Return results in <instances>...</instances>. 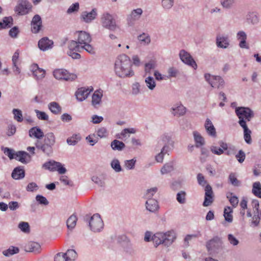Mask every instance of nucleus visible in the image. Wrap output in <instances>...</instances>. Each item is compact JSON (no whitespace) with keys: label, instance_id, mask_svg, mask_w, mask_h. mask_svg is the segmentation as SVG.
<instances>
[{"label":"nucleus","instance_id":"nucleus-1","mask_svg":"<svg viewBox=\"0 0 261 261\" xmlns=\"http://www.w3.org/2000/svg\"><path fill=\"white\" fill-rule=\"evenodd\" d=\"M132 65L131 60L128 56L124 54L119 56L115 63L116 74L121 78L133 76L134 72L132 69Z\"/></svg>","mask_w":261,"mask_h":261},{"label":"nucleus","instance_id":"nucleus-2","mask_svg":"<svg viewBox=\"0 0 261 261\" xmlns=\"http://www.w3.org/2000/svg\"><path fill=\"white\" fill-rule=\"evenodd\" d=\"M77 37V41L82 46V49H85L90 54L93 55L95 53L94 47L90 44L92 41L90 35L83 31H77L74 34Z\"/></svg>","mask_w":261,"mask_h":261},{"label":"nucleus","instance_id":"nucleus-3","mask_svg":"<svg viewBox=\"0 0 261 261\" xmlns=\"http://www.w3.org/2000/svg\"><path fill=\"white\" fill-rule=\"evenodd\" d=\"M174 142L169 137L164 136L161 141L158 143V147H160L163 145L161 151L155 156V160L158 163L163 162L164 155L170 151L171 148H173Z\"/></svg>","mask_w":261,"mask_h":261},{"label":"nucleus","instance_id":"nucleus-4","mask_svg":"<svg viewBox=\"0 0 261 261\" xmlns=\"http://www.w3.org/2000/svg\"><path fill=\"white\" fill-rule=\"evenodd\" d=\"M154 238L156 246L163 244L166 247H169L175 241L176 235L175 231L171 230L165 232H156Z\"/></svg>","mask_w":261,"mask_h":261},{"label":"nucleus","instance_id":"nucleus-5","mask_svg":"<svg viewBox=\"0 0 261 261\" xmlns=\"http://www.w3.org/2000/svg\"><path fill=\"white\" fill-rule=\"evenodd\" d=\"M222 244L221 238L215 237L206 243V247L210 254L218 253L222 250Z\"/></svg>","mask_w":261,"mask_h":261},{"label":"nucleus","instance_id":"nucleus-6","mask_svg":"<svg viewBox=\"0 0 261 261\" xmlns=\"http://www.w3.org/2000/svg\"><path fill=\"white\" fill-rule=\"evenodd\" d=\"M102 26L110 31H114L117 28L116 22L113 15L108 12L102 14L101 17Z\"/></svg>","mask_w":261,"mask_h":261},{"label":"nucleus","instance_id":"nucleus-7","mask_svg":"<svg viewBox=\"0 0 261 261\" xmlns=\"http://www.w3.org/2000/svg\"><path fill=\"white\" fill-rule=\"evenodd\" d=\"M32 5L28 0H18L14 10L18 15H25L32 11Z\"/></svg>","mask_w":261,"mask_h":261},{"label":"nucleus","instance_id":"nucleus-8","mask_svg":"<svg viewBox=\"0 0 261 261\" xmlns=\"http://www.w3.org/2000/svg\"><path fill=\"white\" fill-rule=\"evenodd\" d=\"M204 77L205 80L213 88H222L224 86L225 82L220 76L214 75L207 73L204 74Z\"/></svg>","mask_w":261,"mask_h":261},{"label":"nucleus","instance_id":"nucleus-9","mask_svg":"<svg viewBox=\"0 0 261 261\" xmlns=\"http://www.w3.org/2000/svg\"><path fill=\"white\" fill-rule=\"evenodd\" d=\"M53 75L57 80H64L66 81H73L77 78L76 74L70 73L64 69L55 70L53 72Z\"/></svg>","mask_w":261,"mask_h":261},{"label":"nucleus","instance_id":"nucleus-10","mask_svg":"<svg viewBox=\"0 0 261 261\" xmlns=\"http://www.w3.org/2000/svg\"><path fill=\"white\" fill-rule=\"evenodd\" d=\"M235 112L239 118V122L241 120H245L244 118L249 121L254 117L253 111L248 107H237L236 108Z\"/></svg>","mask_w":261,"mask_h":261},{"label":"nucleus","instance_id":"nucleus-11","mask_svg":"<svg viewBox=\"0 0 261 261\" xmlns=\"http://www.w3.org/2000/svg\"><path fill=\"white\" fill-rule=\"evenodd\" d=\"M91 229L94 232L100 231L103 228V223L98 214L93 215L89 222Z\"/></svg>","mask_w":261,"mask_h":261},{"label":"nucleus","instance_id":"nucleus-12","mask_svg":"<svg viewBox=\"0 0 261 261\" xmlns=\"http://www.w3.org/2000/svg\"><path fill=\"white\" fill-rule=\"evenodd\" d=\"M43 167L51 171H57L59 173L63 174L66 173V169L60 162L50 161L45 162L43 165Z\"/></svg>","mask_w":261,"mask_h":261},{"label":"nucleus","instance_id":"nucleus-13","mask_svg":"<svg viewBox=\"0 0 261 261\" xmlns=\"http://www.w3.org/2000/svg\"><path fill=\"white\" fill-rule=\"evenodd\" d=\"M179 56L181 61L185 64L192 67L194 69L197 68V65L191 55L187 51L182 49L179 51Z\"/></svg>","mask_w":261,"mask_h":261},{"label":"nucleus","instance_id":"nucleus-14","mask_svg":"<svg viewBox=\"0 0 261 261\" xmlns=\"http://www.w3.org/2000/svg\"><path fill=\"white\" fill-rule=\"evenodd\" d=\"M97 10L93 8L90 12L83 11L81 15V19L85 23H89L96 19Z\"/></svg>","mask_w":261,"mask_h":261},{"label":"nucleus","instance_id":"nucleus-15","mask_svg":"<svg viewBox=\"0 0 261 261\" xmlns=\"http://www.w3.org/2000/svg\"><path fill=\"white\" fill-rule=\"evenodd\" d=\"M170 111L174 116L179 117L186 113L187 109L181 103H177L171 108Z\"/></svg>","mask_w":261,"mask_h":261},{"label":"nucleus","instance_id":"nucleus-16","mask_svg":"<svg viewBox=\"0 0 261 261\" xmlns=\"http://www.w3.org/2000/svg\"><path fill=\"white\" fill-rule=\"evenodd\" d=\"M204 200L203 203L204 206L210 205L214 201V194L212 188L210 185H207L205 187Z\"/></svg>","mask_w":261,"mask_h":261},{"label":"nucleus","instance_id":"nucleus-17","mask_svg":"<svg viewBox=\"0 0 261 261\" xmlns=\"http://www.w3.org/2000/svg\"><path fill=\"white\" fill-rule=\"evenodd\" d=\"M216 44L218 47L223 49L227 48L230 45V40L227 35H218L216 37Z\"/></svg>","mask_w":261,"mask_h":261},{"label":"nucleus","instance_id":"nucleus-18","mask_svg":"<svg viewBox=\"0 0 261 261\" xmlns=\"http://www.w3.org/2000/svg\"><path fill=\"white\" fill-rule=\"evenodd\" d=\"M35 146L37 149L41 150L47 156H50L53 152V146L42 143L38 140L36 142Z\"/></svg>","mask_w":261,"mask_h":261},{"label":"nucleus","instance_id":"nucleus-19","mask_svg":"<svg viewBox=\"0 0 261 261\" xmlns=\"http://www.w3.org/2000/svg\"><path fill=\"white\" fill-rule=\"evenodd\" d=\"M92 90V89H89L85 87L79 88L75 92L77 100L79 101H84L88 97Z\"/></svg>","mask_w":261,"mask_h":261},{"label":"nucleus","instance_id":"nucleus-20","mask_svg":"<svg viewBox=\"0 0 261 261\" xmlns=\"http://www.w3.org/2000/svg\"><path fill=\"white\" fill-rule=\"evenodd\" d=\"M54 42L47 37L41 38L38 43V47L42 51H46L53 47Z\"/></svg>","mask_w":261,"mask_h":261},{"label":"nucleus","instance_id":"nucleus-21","mask_svg":"<svg viewBox=\"0 0 261 261\" xmlns=\"http://www.w3.org/2000/svg\"><path fill=\"white\" fill-rule=\"evenodd\" d=\"M32 31L34 33H38L42 27V20L41 17L38 15H35L31 22Z\"/></svg>","mask_w":261,"mask_h":261},{"label":"nucleus","instance_id":"nucleus-22","mask_svg":"<svg viewBox=\"0 0 261 261\" xmlns=\"http://www.w3.org/2000/svg\"><path fill=\"white\" fill-rule=\"evenodd\" d=\"M15 159L23 164H27L31 161V156L25 151H19L15 153Z\"/></svg>","mask_w":261,"mask_h":261},{"label":"nucleus","instance_id":"nucleus-23","mask_svg":"<svg viewBox=\"0 0 261 261\" xmlns=\"http://www.w3.org/2000/svg\"><path fill=\"white\" fill-rule=\"evenodd\" d=\"M237 40L239 41V46L241 48L248 49L249 46L247 45L246 40L247 36L246 33L243 31H240L237 33L236 36Z\"/></svg>","mask_w":261,"mask_h":261},{"label":"nucleus","instance_id":"nucleus-24","mask_svg":"<svg viewBox=\"0 0 261 261\" xmlns=\"http://www.w3.org/2000/svg\"><path fill=\"white\" fill-rule=\"evenodd\" d=\"M121 238L123 241H126L123 247L124 251L130 255L135 254L136 250L133 244L131 243L130 240L125 236H122Z\"/></svg>","mask_w":261,"mask_h":261},{"label":"nucleus","instance_id":"nucleus-25","mask_svg":"<svg viewBox=\"0 0 261 261\" xmlns=\"http://www.w3.org/2000/svg\"><path fill=\"white\" fill-rule=\"evenodd\" d=\"M239 124L242 126L244 129V138L246 142L248 144H250L252 143V139L251 137V130L248 128L245 120H241L239 122Z\"/></svg>","mask_w":261,"mask_h":261},{"label":"nucleus","instance_id":"nucleus-26","mask_svg":"<svg viewBox=\"0 0 261 261\" xmlns=\"http://www.w3.org/2000/svg\"><path fill=\"white\" fill-rule=\"evenodd\" d=\"M31 70L33 76L38 80H42L45 77V71L39 68L37 64H34L31 66Z\"/></svg>","mask_w":261,"mask_h":261},{"label":"nucleus","instance_id":"nucleus-27","mask_svg":"<svg viewBox=\"0 0 261 261\" xmlns=\"http://www.w3.org/2000/svg\"><path fill=\"white\" fill-rule=\"evenodd\" d=\"M142 13L143 10L141 8L133 10L127 17L128 23L130 24L133 23L134 21L138 20L142 14Z\"/></svg>","mask_w":261,"mask_h":261},{"label":"nucleus","instance_id":"nucleus-28","mask_svg":"<svg viewBox=\"0 0 261 261\" xmlns=\"http://www.w3.org/2000/svg\"><path fill=\"white\" fill-rule=\"evenodd\" d=\"M146 208L151 213H155L159 208L158 202L155 199H147L145 202Z\"/></svg>","mask_w":261,"mask_h":261},{"label":"nucleus","instance_id":"nucleus-29","mask_svg":"<svg viewBox=\"0 0 261 261\" xmlns=\"http://www.w3.org/2000/svg\"><path fill=\"white\" fill-rule=\"evenodd\" d=\"M25 250L27 252L38 253L41 251V246L37 242H30L25 246Z\"/></svg>","mask_w":261,"mask_h":261},{"label":"nucleus","instance_id":"nucleus-30","mask_svg":"<svg viewBox=\"0 0 261 261\" xmlns=\"http://www.w3.org/2000/svg\"><path fill=\"white\" fill-rule=\"evenodd\" d=\"M29 135L31 138H35L39 140L43 138L44 133L39 127L35 126L30 129Z\"/></svg>","mask_w":261,"mask_h":261},{"label":"nucleus","instance_id":"nucleus-31","mask_svg":"<svg viewBox=\"0 0 261 261\" xmlns=\"http://www.w3.org/2000/svg\"><path fill=\"white\" fill-rule=\"evenodd\" d=\"M204 127L206 129V133L207 134L214 138H215L216 137V129L211 121V120L207 118L206 119L205 124H204Z\"/></svg>","mask_w":261,"mask_h":261},{"label":"nucleus","instance_id":"nucleus-32","mask_svg":"<svg viewBox=\"0 0 261 261\" xmlns=\"http://www.w3.org/2000/svg\"><path fill=\"white\" fill-rule=\"evenodd\" d=\"M247 22L252 25L257 24L259 22V17L256 12H249L246 16Z\"/></svg>","mask_w":261,"mask_h":261},{"label":"nucleus","instance_id":"nucleus-33","mask_svg":"<svg viewBox=\"0 0 261 261\" xmlns=\"http://www.w3.org/2000/svg\"><path fill=\"white\" fill-rule=\"evenodd\" d=\"M193 137L196 147L201 148L205 145L204 139L198 132L195 131L193 132Z\"/></svg>","mask_w":261,"mask_h":261},{"label":"nucleus","instance_id":"nucleus-34","mask_svg":"<svg viewBox=\"0 0 261 261\" xmlns=\"http://www.w3.org/2000/svg\"><path fill=\"white\" fill-rule=\"evenodd\" d=\"M175 161H172L166 163L161 169V173L162 175L168 174L174 170Z\"/></svg>","mask_w":261,"mask_h":261},{"label":"nucleus","instance_id":"nucleus-35","mask_svg":"<svg viewBox=\"0 0 261 261\" xmlns=\"http://www.w3.org/2000/svg\"><path fill=\"white\" fill-rule=\"evenodd\" d=\"M48 109L55 115L60 114L62 111V108L58 103L55 101L51 102L48 105Z\"/></svg>","mask_w":261,"mask_h":261},{"label":"nucleus","instance_id":"nucleus-36","mask_svg":"<svg viewBox=\"0 0 261 261\" xmlns=\"http://www.w3.org/2000/svg\"><path fill=\"white\" fill-rule=\"evenodd\" d=\"M102 97V93L99 90L95 91L93 93L92 97V105L94 107H96L97 105L100 104L101 101V98Z\"/></svg>","mask_w":261,"mask_h":261},{"label":"nucleus","instance_id":"nucleus-37","mask_svg":"<svg viewBox=\"0 0 261 261\" xmlns=\"http://www.w3.org/2000/svg\"><path fill=\"white\" fill-rule=\"evenodd\" d=\"M11 175L12 178L15 179H20L24 177L25 172L23 169L20 167H16L12 171Z\"/></svg>","mask_w":261,"mask_h":261},{"label":"nucleus","instance_id":"nucleus-38","mask_svg":"<svg viewBox=\"0 0 261 261\" xmlns=\"http://www.w3.org/2000/svg\"><path fill=\"white\" fill-rule=\"evenodd\" d=\"M136 130L134 128H127L123 129L119 134H117L116 137L117 138L122 139L129 137V134H135Z\"/></svg>","mask_w":261,"mask_h":261},{"label":"nucleus","instance_id":"nucleus-39","mask_svg":"<svg viewBox=\"0 0 261 261\" xmlns=\"http://www.w3.org/2000/svg\"><path fill=\"white\" fill-rule=\"evenodd\" d=\"M56 142V137L54 133L50 132L47 133L45 136L43 143L53 146Z\"/></svg>","mask_w":261,"mask_h":261},{"label":"nucleus","instance_id":"nucleus-40","mask_svg":"<svg viewBox=\"0 0 261 261\" xmlns=\"http://www.w3.org/2000/svg\"><path fill=\"white\" fill-rule=\"evenodd\" d=\"M13 24V18L12 17H5L3 21L0 22V30L10 28Z\"/></svg>","mask_w":261,"mask_h":261},{"label":"nucleus","instance_id":"nucleus-41","mask_svg":"<svg viewBox=\"0 0 261 261\" xmlns=\"http://www.w3.org/2000/svg\"><path fill=\"white\" fill-rule=\"evenodd\" d=\"M111 146L114 150L121 151L125 147V144L118 140H114L111 142Z\"/></svg>","mask_w":261,"mask_h":261},{"label":"nucleus","instance_id":"nucleus-42","mask_svg":"<svg viewBox=\"0 0 261 261\" xmlns=\"http://www.w3.org/2000/svg\"><path fill=\"white\" fill-rule=\"evenodd\" d=\"M77 218L75 215H71L66 221L67 227L69 229H72L76 225Z\"/></svg>","mask_w":261,"mask_h":261},{"label":"nucleus","instance_id":"nucleus-43","mask_svg":"<svg viewBox=\"0 0 261 261\" xmlns=\"http://www.w3.org/2000/svg\"><path fill=\"white\" fill-rule=\"evenodd\" d=\"M19 249L17 247L10 246L8 249L3 251V254L7 257H9L19 252Z\"/></svg>","mask_w":261,"mask_h":261},{"label":"nucleus","instance_id":"nucleus-44","mask_svg":"<svg viewBox=\"0 0 261 261\" xmlns=\"http://www.w3.org/2000/svg\"><path fill=\"white\" fill-rule=\"evenodd\" d=\"M145 83L147 88L151 91L153 90L156 87V83L152 76H149L145 78Z\"/></svg>","mask_w":261,"mask_h":261},{"label":"nucleus","instance_id":"nucleus-45","mask_svg":"<svg viewBox=\"0 0 261 261\" xmlns=\"http://www.w3.org/2000/svg\"><path fill=\"white\" fill-rule=\"evenodd\" d=\"M69 50H75V51H80L82 49V46L79 43L78 41L71 40L68 44Z\"/></svg>","mask_w":261,"mask_h":261},{"label":"nucleus","instance_id":"nucleus-46","mask_svg":"<svg viewBox=\"0 0 261 261\" xmlns=\"http://www.w3.org/2000/svg\"><path fill=\"white\" fill-rule=\"evenodd\" d=\"M64 253L65 254L67 261L74 260L77 257V253L73 249H68L66 253Z\"/></svg>","mask_w":261,"mask_h":261},{"label":"nucleus","instance_id":"nucleus-47","mask_svg":"<svg viewBox=\"0 0 261 261\" xmlns=\"http://www.w3.org/2000/svg\"><path fill=\"white\" fill-rule=\"evenodd\" d=\"M156 236V233L153 234L152 232L149 231H147L145 232L144 234V240L145 242H149L152 241L154 246L155 247H157L156 243L155 241L154 237Z\"/></svg>","mask_w":261,"mask_h":261},{"label":"nucleus","instance_id":"nucleus-48","mask_svg":"<svg viewBox=\"0 0 261 261\" xmlns=\"http://www.w3.org/2000/svg\"><path fill=\"white\" fill-rule=\"evenodd\" d=\"M252 192L255 196L261 198V185L259 182L253 183Z\"/></svg>","mask_w":261,"mask_h":261},{"label":"nucleus","instance_id":"nucleus-49","mask_svg":"<svg viewBox=\"0 0 261 261\" xmlns=\"http://www.w3.org/2000/svg\"><path fill=\"white\" fill-rule=\"evenodd\" d=\"M232 210L229 207L227 206V207L224 208V217L225 218V221L228 222H231L232 221Z\"/></svg>","mask_w":261,"mask_h":261},{"label":"nucleus","instance_id":"nucleus-50","mask_svg":"<svg viewBox=\"0 0 261 261\" xmlns=\"http://www.w3.org/2000/svg\"><path fill=\"white\" fill-rule=\"evenodd\" d=\"M111 167L116 172H120L122 171L120 162L117 159H114L111 161Z\"/></svg>","mask_w":261,"mask_h":261},{"label":"nucleus","instance_id":"nucleus-51","mask_svg":"<svg viewBox=\"0 0 261 261\" xmlns=\"http://www.w3.org/2000/svg\"><path fill=\"white\" fill-rule=\"evenodd\" d=\"M168 75L167 77L170 79L172 77H176L179 74V70L174 67H170L167 70Z\"/></svg>","mask_w":261,"mask_h":261},{"label":"nucleus","instance_id":"nucleus-52","mask_svg":"<svg viewBox=\"0 0 261 261\" xmlns=\"http://www.w3.org/2000/svg\"><path fill=\"white\" fill-rule=\"evenodd\" d=\"M12 113L14 115V119L17 122H21L23 121L22 113L20 110L14 109L12 110Z\"/></svg>","mask_w":261,"mask_h":261},{"label":"nucleus","instance_id":"nucleus-53","mask_svg":"<svg viewBox=\"0 0 261 261\" xmlns=\"http://www.w3.org/2000/svg\"><path fill=\"white\" fill-rule=\"evenodd\" d=\"M136 160L134 158L129 160H125L124 162V166L127 170H133L134 169Z\"/></svg>","mask_w":261,"mask_h":261},{"label":"nucleus","instance_id":"nucleus-54","mask_svg":"<svg viewBox=\"0 0 261 261\" xmlns=\"http://www.w3.org/2000/svg\"><path fill=\"white\" fill-rule=\"evenodd\" d=\"M201 156L200 157V162L204 163L206 161L207 158L209 156V151L207 149L204 147H201L200 148Z\"/></svg>","mask_w":261,"mask_h":261},{"label":"nucleus","instance_id":"nucleus-55","mask_svg":"<svg viewBox=\"0 0 261 261\" xmlns=\"http://www.w3.org/2000/svg\"><path fill=\"white\" fill-rule=\"evenodd\" d=\"M229 181L233 186L239 187L241 185V182L237 178L234 173H231L229 175Z\"/></svg>","mask_w":261,"mask_h":261},{"label":"nucleus","instance_id":"nucleus-56","mask_svg":"<svg viewBox=\"0 0 261 261\" xmlns=\"http://www.w3.org/2000/svg\"><path fill=\"white\" fill-rule=\"evenodd\" d=\"M141 91V86L138 82H135L132 85V94L136 96L138 95Z\"/></svg>","mask_w":261,"mask_h":261},{"label":"nucleus","instance_id":"nucleus-57","mask_svg":"<svg viewBox=\"0 0 261 261\" xmlns=\"http://www.w3.org/2000/svg\"><path fill=\"white\" fill-rule=\"evenodd\" d=\"M91 179L95 184L100 187H102L105 185L104 178L101 176H93Z\"/></svg>","mask_w":261,"mask_h":261},{"label":"nucleus","instance_id":"nucleus-58","mask_svg":"<svg viewBox=\"0 0 261 261\" xmlns=\"http://www.w3.org/2000/svg\"><path fill=\"white\" fill-rule=\"evenodd\" d=\"M186 193L184 191L178 192L176 195L177 201L180 204H184L186 202Z\"/></svg>","mask_w":261,"mask_h":261},{"label":"nucleus","instance_id":"nucleus-59","mask_svg":"<svg viewBox=\"0 0 261 261\" xmlns=\"http://www.w3.org/2000/svg\"><path fill=\"white\" fill-rule=\"evenodd\" d=\"M155 67V63L153 61H150L145 64V72L150 73L151 70L154 69Z\"/></svg>","mask_w":261,"mask_h":261},{"label":"nucleus","instance_id":"nucleus-60","mask_svg":"<svg viewBox=\"0 0 261 261\" xmlns=\"http://www.w3.org/2000/svg\"><path fill=\"white\" fill-rule=\"evenodd\" d=\"M35 112L36 114L37 117L41 120H48V115L44 112L40 111L38 110H35Z\"/></svg>","mask_w":261,"mask_h":261},{"label":"nucleus","instance_id":"nucleus-61","mask_svg":"<svg viewBox=\"0 0 261 261\" xmlns=\"http://www.w3.org/2000/svg\"><path fill=\"white\" fill-rule=\"evenodd\" d=\"M138 40L144 44H148L150 42V38L148 35L144 33L138 36Z\"/></svg>","mask_w":261,"mask_h":261},{"label":"nucleus","instance_id":"nucleus-62","mask_svg":"<svg viewBox=\"0 0 261 261\" xmlns=\"http://www.w3.org/2000/svg\"><path fill=\"white\" fill-rule=\"evenodd\" d=\"M174 4V0H162V6L165 10L170 9Z\"/></svg>","mask_w":261,"mask_h":261},{"label":"nucleus","instance_id":"nucleus-63","mask_svg":"<svg viewBox=\"0 0 261 261\" xmlns=\"http://www.w3.org/2000/svg\"><path fill=\"white\" fill-rule=\"evenodd\" d=\"M18 227L23 232L28 233L30 232V226L28 222H21L18 224Z\"/></svg>","mask_w":261,"mask_h":261},{"label":"nucleus","instance_id":"nucleus-64","mask_svg":"<svg viewBox=\"0 0 261 261\" xmlns=\"http://www.w3.org/2000/svg\"><path fill=\"white\" fill-rule=\"evenodd\" d=\"M80 5L79 3H75L72 4L67 9V13L71 14L72 13L76 12L79 10Z\"/></svg>","mask_w":261,"mask_h":261}]
</instances>
